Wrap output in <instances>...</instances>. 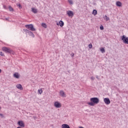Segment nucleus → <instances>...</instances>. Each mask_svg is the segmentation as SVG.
<instances>
[{
	"label": "nucleus",
	"mask_w": 128,
	"mask_h": 128,
	"mask_svg": "<svg viewBox=\"0 0 128 128\" xmlns=\"http://www.w3.org/2000/svg\"><path fill=\"white\" fill-rule=\"evenodd\" d=\"M90 100L91 102H89L88 104L91 106H94L95 104H98L100 102V99L98 98H90Z\"/></svg>",
	"instance_id": "1"
},
{
	"label": "nucleus",
	"mask_w": 128,
	"mask_h": 128,
	"mask_svg": "<svg viewBox=\"0 0 128 128\" xmlns=\"http://www.w3.org/2000/svg\"><path fill=\"white\" fill-rule=\"evenodd\" d=\"M25 26L26 28H27L28 30H30L32 32H36V28H34V25H32V24H26Z\"/></svg>",
	"instance_id": "2"
},
{
	"label": "nucleus",
	"mask_w": 128,
	"mask_h": 128,
	"mask_svg": "<svg viewBox=\"0 0 128 128\" xmlns=\"http://www.w3.org/2000/svg\"><path fill=\"white\" fill-rule=\"evenodd\" d=\"M122 40L124 44H128V37H126V36L123 35L122 36Z\"/></svg>",
	"instance_id": "3"
},
{
	"label": "nucleus",
	"mask_w": 128,
	"mask_h": 128,
	"mask_svg": "<svg viewBox=\"0 0 128 128\" xmlns=\"http://www.w3.org/2000/svg\"><path fill=\"white\" fill-rule=\"evenodd\" d=\"M54 106H55L56 108H60L62 106V104L58 102H54Z\"/></svg>",
	"instance_id": "4"
},
{
	"label": "nucleus",
	"mask_w": 128,
	"mask_h": 128,
	"mask_svg": "<svg viewBox=\"0 0 128 128\" xmlns=\"http://www.w3.org/2000/svg\"><path fill=\"white\" fill-rule=\"evenodd\" d=\"M3 52H11L12 50L10 48H8L6 47H3L2 48Z\"/></svg>",
	"instance_id": "5"
},
{
	"label": "nucleus",
	"mask_w": 128,
	"mask_h": 128,
	"mask_svg": "<svg viewBox=\"0 0 128 128\" xmlns=\"http://www.w3.org/2000/svg\"><path fill=\"white\" fill-rule=\"evenodd\" d=\"M59 94H60V96L62 98L66 97V93H64V90H60Z\"/></svg>",
	"instance_id": "6"
},
{
	"label": "nucleus",
	"mask_w": 128,
	"mask_h": 128,
	"mask_svg": "<svg viewBox=\"0 0 128 128\" xmlns=\"http://www.w3.org/2000/svg\"><path fill=\"white\" fill-rule=\"evenodd\" d=\"M104 101L106 104H110V100L108 98H104Z\"/></svg>",
	"instance_id": "7"
},
{
	"label": "nucleus",
	"mask_w": 128,
	"mask_h": 128,
	"mask_svg": "<svg viewBox=\"0 0 128 128\" xmlns=\"http://www.w3.org/2000/svg\"><path fill=\"white\" fill-rule=\"evenodd\" d=\"M18 126H21V128H24V126H25L24 123V122H22V120L18 121Z\"/></svg>",
	"instance_id": "8"
},
{
	"label": "nucleus",
	"mask_w": 128,
	"mask_h": 128,
	"mask_svg": "<svg viewBox=\"0 0 128 128\" xmlns=\"http://www.w3.org/2000/svg\"><path fill=\"white\" fill-rule=\"evenodd\" d=\"M16 88H18V90H24V88H22V86L20 84H18L16 86Z\"/></svg>",
	"instance_id": "9"
},
{
	"label": "nucleus",
	"mask_w": 128,
	"mask_h": 128,
	"mask_svg": "<svg viewBox=\"0 0 128 128\" xmlns=\"http://www.w3.org/2000/svg\"><path fill=\"white\" fill-rule=\"evenodd\" d=\"M67 14H68V16H74V12L72 11H68Z\"/></svg>",
	"instance_id": "10"
},
{
	"label": "nucleus",
	"mask_w": 128,
	"mask_h": 128,
	"mask_svg": "<svg viewBox=\"0 0 128 128\" xmlns=\"http://www.w3.org/2000/svg\"><path fill=\"white\" fill-rule=\"evenodd\" d=\"M25 32H29V34L32 36V38H34V33H32V32H30L28 30H26Z\"/></svg>",
	"instance_id": "11"
},
{
	"label": "nucleus",
	"mask_w": 128,
	"mask_h": 128,
	"mask_svg": "<svg viewBox=\"0 0 128 128\" xmlns=\"http://www.w3.org/2000/svg\"><path fill=\"white\" fill-rule=\"evenodd\" d=\"M14 78H20V74H18V72H15L14 74Z\"/></svg>",
	"instance_id": "12"
},
{
	"label": "nucleus",
	"mask_w": 128,
	"mask_h": 128,
	"mask_svg": "<svg viewBox=\"0 0 128 128\" xmlns=\"http://www.w3.org/2000/svg\"><path fill=\"white\" fill-rule=\"evenodd\" d=\"M62 128H70V127L68 124H62Z\"/></svg>",
	"instance_id": "13"
},
{
	"label": "nucleus",
	"mask_w": 128,
	"mask_h": 128,
	"mask_svg": "<svg viewBox=\"0 0 128 128\" xmlns=\"http://www.w3.org/2000/svg\"><path fill=\"white\" fill-rule=\"evenodd\" d=\"M32 12H34V14H37L38 13V9L36 8H32Z\"/></svg>",
	"instance_id": "14"
},
{
	"label": "nucleus",
	"mask_w": 128,
	"mask_h": 128,
	"mask_svg": "<svg viewBox=\"0 0 128 128\" xmlns=\"http://www.w3.org/2000/svg\"><path fill=\"white\" fill-rule=\"evenodd\" d=\"M122 2H120V1H118L117 2H116V6H119V7H120L122 6Z\"/></svg>",
	"instance_id": "15"
},
{
	"label": "nucleus",
	"mask_w": 128,
	"mask_h": 128,
	"mask_svg": "<svg viewBox=\"0 0 128 128\" xmlns=\"http://www.w3.org/2000/svg\"><path fill=\"white\" fill-rule=\"evenodd\" d=\"M92 14H94V16H96V14H98V11L96 10H94Z\"/></svg>",
	"instance_id": "16"
},
{
	"label": "nucleus",
	"mask_w": 128,
	"mask_h": 128,
	"mask_svg": "<svg viewBox=\"0 0 128 128\" xmlns=\"http://www.w3.org/2000/svg\"><path fill=\"white\" fill-rule=\"evenodd\" d=\"M59 24H60V26L62 27V26H64V22L62 20H60L59 22Z\"/></svg>",
	"instance_id": "17"
},
{
	"label": "nucleus",
	"mask_w": 128,
	"mask_h": 128,
	"mask_svg": "<svg viewBox=\"0 0 128 128\" xmlns=\"http://www.w3.org/2000/svg\"><path fill=\"white\" fill-rule=\"evenodd\" d=\"M100 50L102 52V54H104V52H106V50H104V48H100Z\"/></svg>",
	"instance_id": "18"
},
{
	"label": "nucleus",
	"mask_w": 128,
	"mask_h": 128,
	"mask_svg": "<svg viewBox=\"0 0 128 128\" xmlns=\"http://www.w3.org/2000/svg\"><path fill=\"white\" fill-rule=\"evenodd\" d=\"M104 18H105V20H106V22H108V20H110V18L108 17V16L106 15L104 16Z\"/></svg>",
	"instance_id": "19"
},
{
	"label": "nucleus",
	"mask_w": 128,
	"mask_h": 128,
	"mask_svg": "<svg viewBox=\"0 0 128 128\" xmlns=\"http://www.w3.org/2000/svg\"><path fill=\"white\" fill-rule=\"evenodd\" d=\"M42 26H43V28H46V24L45 23H42Z\"/></svg>",
	"instance_id": "20"
},
{
	"label": "nucleus",
	"mask_w": 128,
	"mask_h": 128,
	"mask_svg": "<svg viewBox=\"0 0 128 128\" xmlns=\"http://www.w3.org/2000/svg\"><path fill=\"white\" fill-rule=\"evenodd\" d=\"M9 10L10 12H14V8L12 6H10Z\"/></svg>",
	"instance_id": "21"
},
{
	"label": "nucleus",
	"mask_w": 128,
	"mask_h": 128,
	"mask_svg": "<svg viewBox=\"0 0 128 128\" xmlns=\"http://www.w3.org/2000/svg\"><path fill=\"white\" fill-rule=\"evenodd\" d=\"M38 92H39V94H42V89H39V90H38Z\"/></svg>",
	"instance_id": "22"
},
{
	"label": "nucleus",
	"mask_w": 128,
	"mask_h": 128,
	"mask_svg": "<svg viewBox=\"0 0 128 128\" xmlns=\"http://www.w3.org/2000/svg\"><path fill=\"white\" fill-rule=\"evenodd\" d=\"M68 2H69V4H74V2H72V0H68Z\"/></svg>",
	"instance_id": "23"
},
{
	"label": "nucleus",
	"mask_w": 128,
	"mask_h": 128,
	"mask_svg": "<svg viewBox=\"0 0 128 128\" xmlns=\"http://www.w3.org/2000/svg\"><path fill=\"white\" fill-rule=\"evenodd\" d=\"M88 48H92V44H89Z\"/></svg>",
	"instance_id": "24"
},
{
	"label": "nucleus",
	"mask_w": 128,
	"mask_h": 128,
	"mask_svg": "<svg viewBox=\"0 0 128 128\" xmlns=\"http://www.w3.org/2000/svg\"><path fill=\"white\" fill-rule=\"evenodd\" d=\"M104 26H100V30H104Z\"/></svg>",
	"instance_id": "25"
},
{
	"label": "nucleus",
	"mask_w": 128,
	"mask_h": 128,
	"mask_svg": "<svg viewBox=\"0 0 128 128\" xmlns=\"http://www.w3.org/2000/svg\"><path fill=\"white\" fill-rule=\"evenodd\" d=\"M0 116H1V118H4V114H0Z\"/></svg>",
	"instance_id": "26"
},
{
	"label": "nucleus",
	"mask_w": 128,
	"mask_h": 128,
	"mask_svg": "<svg viewBox=\"0 0 128 128\" xmlns=\"http://www.w3.org/2000/svg\"><path fill=\"white\" fill-rule=\"evenodd\" d=\"M0 56H4V53L2 52H0Z\"/></svg>",
	"instance_id": "27"
},
{
	"label": "nucleus",
	"mask_w": 128,
	"mask_h": 128,
	"mask_svg": "<svg viewBox=\"0 0 128 128\" xmlns=\"http://www.w3.org/2000/svg\"><path fill=\"white\" fill-rule=\"evenodd\" d=\"M71 56H72V58H74V54L72 53V54H71Z\"/></svg>",
	"instance_id": "28"
},
{
	"label": "nucleus",
	"mask_w": 128,
	"mask_h": 128,
	"mask_svg": "<svg viewBox=\"0 0 128 128\" xmlns=\"http://www.w3.org/2000/svg\"><path fill=\"white\" fill-rule=\"evenodd\" d=\"M18 6H19V8H22V5H20V4H19L18 5Z\"/></svg>",
	"instance_id": "29"
},
{
	"label": "nucleus",
	"mask_w": 128,
	"mask_h": 128,
	"mask_svg": "<svg viewBox=\"0 0 128 128\" xmlns=\"http://www.w3.org/2000/svg\"><path fill=\"white\" fill-rule=\"evenodd\" d=\"M91 80H94V77H91Z\"/></svg>",
	"instance_id": "30"
},
{
	"label": "nucleus",
	"mask_w": 128,
	"mask_h": 128,
	"mask_svg": "<svg viewBox=\"0 0 128 128\" xmlns=\"http://www.w3.org/2000/svg\"><path fill=\"white\" fill-rule=\"evenodd\" d=\"M56 24H57V26H60V23L57 22Z\"/></svg>",
	"instance_id": "31"
},
{
	"label": "nucleus",
	"mask_w": 128,
	"mask_h": 128,
	"mask_svg": "<svg viewBox=\"0 0 128 128\" xmlns=\"http://www.w3.org/2000/svg\"><path fill=\"white\" fill-rule=\"evenodd\" d=\"M96 78L98 80V76H96Z\"/></svg>",
	"instance_id": "32"
},
{
	"label": "nucleus",
	"mask_w": 128,
	"mask_h": 128,
	"mask_svg": "<svg viewBox=\"0 0 128 128\" xmlns=\"http://www.w3.org/2000/svg\"><path fill=\"white\" fill-rule=\"evenodd\" d=\"M2 72V69H0V74Z\"/></svg>",
	"instance_id": "33"
},
{
	"label": "nucleus",
	"mask_w": 128,
	"mask_h": 128,
	"mask_svg": "<svg viewBox=\"0 0 128 128\" xmlns=\"http://www.w3.org/2000/svg\"><path fill=\"white\" fill-rule=\"evenodd\" d=\"M6 20H8V18H6Z\"/></svg>",
	"instance_id": "34"
},
{
	"label": "nucleus",
	"mask_w": 128,
	"mask_h": 128,
	"mask_svg": "<svg viewBox=\"0 0 128 128\" xmlns=\"http://www.w3.org/2000/svg\"><path fill=\"white\" fill-rule=\"evenodd\" d=\"M4 8H6V6H4Z\"/></svg>",
	"instance_id": "35"
}]
</instances>
